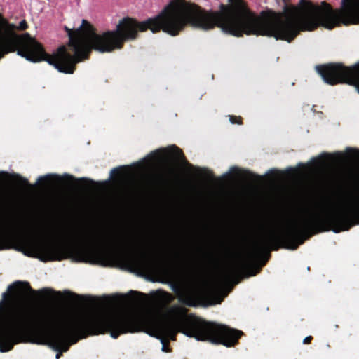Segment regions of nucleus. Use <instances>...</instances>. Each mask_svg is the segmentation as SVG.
<instances>
[{"instance_id":"1","label":"nucleus","mask_w":359,"mask_h":359,"mask_svg":"<svg viewBox=\"0 0 359 359\" xmlns=\"http://www.w3.org/2000/svg\"><path fill=\"white\" fill-rule=\"evenodd\" d=\"M19 284L17 281L10 285L0 301V352L30 341L52 347L58 351L55 358L59 359L62 352L79 339L109 332L108 308L64 313L54 308L27 305L23 290L35 292L28 283L24 289L18 288L13 299L7 302L8 292Z\"/></svg>"},{"instance_id":"2","label":"nucleus","mask_w":359,"mask_h":359,"mask_svg":"<svg viewBox=\"0 0 359 359\" xmlns=\"http://www.w3.org/2000/svg\"><path fill=\"white\" fill-rule=\"evenodd\" d=\"M27 27L23 20L18 25L9 23L0 14V59L10 52L17 50V54L32 62L46 61L59 72L72 74L74 65L87 57L92 49L100 53H109L122 47L123 41L137 37L138 31L149 29L153 33L161 29V12L154 18L138 22L125 18L119 22L116 29L102 34H96L91 25L85 20L73 32L65 27L69 36V48L72 55L65 46L58 48L53 55L46 53L42 46L29 33L18 35L14 29L24 30Z\"/></svg>"},{"instance_id":"3","label":"nucleus","mask_w":359,"mask_h":359,"mask_svg":"<svg viewBox=\"0 0 359 359\" xmlns=\"http://www.w3.org/2000/svg\"><path fill=\"white\" fill-rule=\"evenodd\" d=\"M108 330L112 338L128 332H144L160 339L163 352L168 351L165 339L174 340L177 332L197 341L226 347L233 346L243 334L224 325L188 317L186 309L177 305L168 309L165 316L152 310L139 311L126 308H108Z\"/></svg>"},{"instance_id":"4","label":"nucleus","mask_w":359,"mask_h":359,"mask_svg":"<svg viewBox=\"0 0 359 359\" xmlns=\"http://www.w3.org/2000/svg\"><path fill=\"white\" fill-rule=\"evenodd\" d=\"M75 239L81 244L72 252L73 259L76 262L104 264L108 252H124L133 248V244L124 236L109 238L96 229H90L86 234L76 236Z\"/></svg>"},{"instance_id":"5","label":"nucleus","mask_w":359,"mask_h":359,"mask_svg":"<svg viewBox=\"0 0 359 359\" xmlns=\"http://www.w3.org/2000/svg\"><path fill=\"white\" fill-rule=\"evenodd\" d=\"M12 233L14 248L24 255L42 262L60 261L67 257L65 249L58 245L44 241L28 233L18 232L0 226V233Z\"/></svg>"},{"instance_id":"6","label":"nucleus","mask_w":359,"mask_h":359,"mask_svg":"<svg viewBox=\"0 0 359 359\" xmlns=\"http://www.w3.org/2000/svg\"><path fill=\"white\" fill-rule=\"evenodd\" d=\"M316 69L325 83L330 85L347 83L355 86L359 93V62L350 67L341 64H327L317 65Z\"/></svg>"},{"instance_id":"7","label":"nucleus","mask_w":359,"mask_h":359,"mask_svg":"<svg viewBox=\"0 0 359 359\" xmlns=\"http://www.w3.org/2000/svg\"><path fill=\"white\" fill-rule=\"evenodd\" d=\"M340 22L359 23V0H350L341 10H334L323 3V27L331 29Z\"/></svg>"},{"instance_id":"8","label":"nucleus","mask_w":359,"mask_h":359,"mask_svg":"<svg viewBox=\"0 0 359 359\" xmlns=\"http://www.w3.org/2000/svg\"><path fill=\"white\" fill-rule=\"evenodd\" d=\"M171 159L178 161L182 165L185 166L189 171L195 170L196 175H198L200 170L198 168H194L185 161L181 150L175 145L170 146L167 148L156 149L151 152L147 157L142 159V162L138 163V165L141 169H145L148 167L165 164Z\"/></svg>"},{"instance_id":"9","label":"nucleus","mask_w":359,"mask_h":359,"mask_svg":"<svg viewBox=\"0 0 359 359\" xmlns=\"http://www.w3.org/2000/svg\"><path fill=\"white\" fill-rule=\"evenodd\" d=\"M43 180L48 181V184L46 187H50L60 186L62 181H65V182L89 181L88 179L85 178V177L76 179L73 176H72L69 174H67V173H65L62 176L57 175V174H47L43 176H40L38 178L36 184H34V187L38 185L41 182H42ZM90 182L91 183H93V181H92V180H90Z\"/></svg>"},{"instance_id":"10","label":"nucleus","mask_w":359,"mask_h":359,"mask_svg":"<svg viewBox=\"0 0 359 359\" xmlns=\"http://www.w3.org/2000/svg\"><path fill=\"white\" fill-rule=\"evenodd\" d=\"M222 177L224 180H244L248 178L258 177V176L248 170H243L236 166H232L222 175Z\"/></svg>"},{"instance_id":"11","label":"nucleus","mask_w":359,"mask_h":359,"mask_svg":"<svg viewBox=\"0 0 359 359\" xmlns=\"http://www.w3.org/2000/svg\"><path fill=\"white\" fill-rule=\"evenodd\" d=\"M129 264L137 270L147 271L151 268L150 259L142 255H133L128 258Z\"/></svg>"},{"instance_id":"12","label":"nucleus","mask_w":359,"mask_h":359,"mask_svg":"<svg viewBox=\"0 0 359 359\" xmlns=\"http://www.w3.org/2000/svg\"><path fill=\"white\" fill-rule=\"evenodd\" d=\"M172 300L171 294L164 292H156L155 296V302L160 307H164L166 304L170 303Z\"/></svg>"},{"instance_id":"13","label":"nucleus","mask_w":359,"mask_h":359,"mask_svg":"<svg viewBox=\"0 0 359 359\" xmlns=\"http://www.w3.org/2000/svg\"><path fill=\"white\" fill-rule=\"evenodd\" d=\"M326 156V154H322L318 157L314 158L311 160V163L313 165V169L317 170L324 165L325 163L323 162V160L322 158L325 157Z\"/></svg>"},{"instance_id":"14","label":"nucleus","mask_w":359,"mask_h":359,"mask_svg":"<svg viewBox=\"0 0 359 359\" xmlns=\"http://www.w3.org/2000/svg\"><path fill=\"white\" fill-rule=\"evenodd\" d=\"M180 301L187 305L195 306L194 301L192 299L191 294H189V293H186V294L181 295Z\"/></svg>"},{"instance_id":"15","label":"nucleus","mask_w":359,"mask_h":359,"mask_svg":"<svg viewBox=\"0 0 359 359\" xmlns=\"http://www.w3.org/2000/svg\"><path fill=\"white\" fill-rule=\"evenodd\" d=\"M352 226L351 223L348 222H343L340 224L339 226H336L333 229V232L334 233H339L341 231H346L348 230L349 228Z\"/></svg>"},{"instance_id":"16","label":"nucleus","mask_w":359,"mask_h":359,"mask_svg":"<svg viewBox=\"0 0 359 359\" xmlns=\"http://www.w3.org/2000/svg\"><path fill=\"white\" fill-rule=\"evenodd\" d=\"M13 177L15 179L18 180L19 181V182L22 183V184L23 185H25V186H27V185L29 184L28 181H27V179H25V178H24V177H21L20 175H18V174H14V175H13Z\"/></svg>"},{"instance_id":"17","label":"nucleus","mask_w":359,"mask_h":359,"mask_svg":"<svg viewBox=\"0 0 359 359\" xmlns=\"http://www.w3.org/2000/svg\"><path fill=\"white\" fill-rule=\"evenodd\" d=\"M236 118H235V117H233V116H229V120H230V121H231L232 123H238V124H240V122H239V121H236V120H235Z\"/></svg>"},{"instance_id":"18","label":"nucleus","mask_w":359,"mask_h":359,"mask_svg":"<svg viewBox=\"0 0 359 359\" xmlns=\"http://www.w3.org/2000/svg\"><path fill=\"white\" fill-rule=\"evenodd\" d=\"M39 292L44 294H48V292H51L52 290L48 288H44Z\"/></svg>"},{"instance_id":"19","label":"nucleus","mask_w":359,"mask_h":359,"mask_svg":"<svg viewBox=\"0 0 359 359\" xmlns=\"http://www.w3.org/2000/svg\"><path fill=\"white\" fill-rule=\"evenodd\" d=\"M311 339V337L309 336V337H306V338H304V341H303V343L304 344H307L309 343Z\"/></svg>"},{"instance_id":"20","label":"nucleus","mask_w":359,"mask_h":359,"mask_svg":"<svg viewBox=\"0 0 359 359\" xmlns=\"http://www.w3.org/2000/svg\"><path fill=\"white\" fill-rule=\"evenodd\" d=\"M276 172V170L271 169V170H269L266 173V175H272V174H274Z\"/></svg>"},{"instance_id":"21","label":"nucleus","mask_w":359,"mask_h":359,"mask_svg":"<svg viewBox=\"0 0 359 359\" xmlns=\"http://www.w3.org/2000/svg\"><path fill=\"white\" fill-rule=\"evenodd\" d=\"M118 171V168H114L113 170H111V175H112L114 172H116Z\"/></svg>"},{"instance_id":"22","label":"nucleus","mask_w":359,"mask_h":359,"mask_svg":"<svg viewBox=\"0 0 359 359\" xmlns=\"http://www.w3.org/2000/svg\"><path fill=\"white\" fill-rule=\"evenodd\" d=\"M222 300V298H219V299L215 302H214V304H219Z\"/></svg>"},{"instance_id":"23","label":"nucleus","mask_w":359,"mask_h":359,"mask_svg":"<svg viewBox=\"0 0 359 359\" xmlns=\"http://www.w3.org/2000/svg\"><path fill=\"white\" fill-rule=\"evenodd\" d=\"M6 173L5 172H3V171L0 172V176H1V175H6Z\"/></svg>"},{"instance_id":"24","label":"nucleus","mask_w":359,"mask_h":359,"mask_svg":"<svg viewBox=\"0 0 359 359\" xmlns=\"http://www.w3.org/2000/svg\"><path fill=\"white\" fill-rule=\"evenodd\" d=\"M345 1H346V0H342L343 4H345Z\"/></svg>"},{"instance_id":"25","label":"nucleus","mask_w":359,"mask_h":359,"mask_svg":"<svg viewBox=\"0 0 359 359\" xmlns=\"http://www.w3.org/2000/svg\"><path fill=\"white\" fill-rule=\"evenodd\" d=\"M355 155L359 156V152H358V151H357V153L355 154Z\"/></svg>"}]
</instances>
